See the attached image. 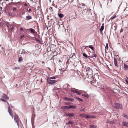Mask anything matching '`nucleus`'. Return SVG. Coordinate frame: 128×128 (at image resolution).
<instances>
[{"label":"nucleus","instance_id":"nucleus-34","mask_svg":"<svg viewBox=\"0 0 128 128\" xmlns=\"http://www.w3.org/2000/svg\"><path fill=\"white\" fill-rule=\"evenodd\" d=\"M90 116H87L86 115L85 117L87 118H90Z\"/></svg>","mask_w":128,"mask_h":128},{"label":"nucleus","instance_id":"nucleus-26","mask_svg":"<svg viewBox=\"0 0 128 128\" xmlns=\"http://www.w3.org/2000/svg\"><path fill=\"white\" fill-rule=\"evenodd\" d=\"M90 128H96V126L94 125H90Z\"/></svg>","mask_w":128,"mask_h":128},{"label":"nucleus","instance_id":"nucleus-2","mask_svg":"<svg viewBox=\"0 0 128 128\" xmlns=\"http://www.w3.org/2000/svg\"><path fill=\"white\" fill-rule=\"evenodd\" d=\"M90 78H91L93 79V80L92 81H95V80H98L99 79V78L98 76V75L97 73H96L93 76L92 75V76H91Z\"/></svg>","mask_w":128,"mask_h":128},{"label":"nucleus","instance_id":"nucleus-22","mask_svg":"<svg viewBox=\"0 0 128 128\" xmlns=\"http://www.w3.org/2000/svg\"><path fill=\"white\" fill-rule=\"evenodd\" d=\"M124 70H126L128 68V66L127 65L124 64Z\"/></svg>","mask_w":128,"mask_h":128},{"label":"nucleus","instance_id":"nucleus-33","mask_svg":"<svg viewBox=\"0 0 128 128\" xmlns=\"http://www.w3.org/2000/svg\"><path fill=\"white\" fill-rule=\"evenodd\" d=\"M96 118V117L95 116H90V118Z\"/></svg>","mask_w":128,"mask_h":128},{"label":"nucleus","instance_id":"nucleus-49","mask_svg":"<svg viewBox=\"0 0 128 128\" xmlns=\"http://www.w3.org/2000/svg\"><path fill=\"white\" fill-rule=\"evenodd\" d=\"M24 37V35H22V36H21V38H22L23 37Z\"/></svg>","mask_w":128,"mask_h":128},{"label":"nucleus","instance_id":"nucleus-36","mask_svg":"<svg viewBox=\"0 0 128 128\" xmlns=\"http://www.w3.org/2000/svg\"><path fill=\"white\" fill-rule=\"evenodd\" d=\"M35 40H36V41L37 42H40V40L36 38H35Z\"/></svg>","mask_w":128,"mask_h":128},{"label":"nucleus","instance_id":"nucleus-18","mask_svg":"<svg viewBox=\"0 0 128 128\" xmlns=\"http://www.w3.org/2000/svg\"><path fill=\"white\" fill-rule=\"evenodd\" d=\"M74 98H76L77 100H78L80 101H81L82 102L83 101L82 100L81 98H80L78 97H76V96H75L74 97Z\"/></svg>","mask_w":128,"mask_h":128},{"label":"nucleus","instance_id":"nucleus-3","mask_svg":"<svg viewBox=\"0 0 128 128\" xmlns=\"http://www.w3.org/2000/svg\"><path fill=\"white\" fill-rule=\"evenodd\" d=\"M14 120L15 122H16L17 125L19 126V117L16 114H15L14 116Z\"/></svg>","mask_w":128,"mask_h":128},{"label":"nucleus","instance_id":"nucleus-23","mask_svg":"<svg viewBox=\"0 0 128 128\" xmlns=\"http://www.w3.org/2000/svg\"><path fill=\"white\" fill-rule=\"evenodd\" d=\"M62 108L65 109H69V106H64L62 107Z\"/></svg>","mask_w":128,"mask_h":128},{"label":"nucleus","instance_id":"nucleus-12","mask_svg":"<svg viewBox=\"0 0 128 128\" xmlns=\"http://www.w3.org/2000/svg\"><path fill=\"white\" fill-rule=\"evenodd\" d=\"M66 115L67 116L69 117H73L74 115V114L72 113L67 114H66Z\"/></svg>","mask_w":128,"mask_h":128},{"label":"nucleus","instance_id":"nucleus-30","mask_svg":"<svg viewBox=\"0 0 128 128\" xmlns=\"http://www.w3.org/2000/svg\"><path fill=\"white\" fill-rule=\"evenodd\" d=\"M86 114H80V116H83L85 117Z\"/></svg>","mask_w":128,"mask_h":128},{"label":"nucleus","instance_id":"nucleus-9","mask_svg":"<svg viewBox=\"0 0 128 128\" xmlns=\"http://www.w3.org/2000/svg\"><path fill=\"white\" fill-rule=\"evenodd\" d=\"M29 31H30V33L32 34H34L36 32L35 31L34 29L32 28H30L28 29Z\"/></svg>","mask_w":128,"mask_h":128},{"label":"nucleus","instance_id":"nucleus-16","mask_svg":"<svg viewBox=\"0 0 128 128\" xmlns=\"http://www.w3.org/2000/svg\"><path fill=\"white\" fill-rule=\"evenodd\" d=\"M65 98L66 100H67L72 101L74 100V99L70 98Z\"/></svg>","mask_w":128,"mask_h":128},{"label":"nucleus","instance_id":"nucleus-31","mask_svg":"<svg viewBox=\"0 0 128 128\" xmlns=\"http://www.w3.org/2000/svg\"><path fill=\"white\" fill-rule=\"evenodd\" d=\"M105 48H106V49L107 50H108V43H107L106 44V46L105 47Z\"/></svg>","mask_w":128,"mask_h":128},{"label":"nucleus","instance_id":"nucleus-37","mask_svg":"<svg viewBox=\"0 0 128 128\" xmlns=\"http://www.w3.org/2000/svg\"><path fill=\"white\" fill-rule=\"evenodd\" d=\"M10 25V24H9V23L8 22H7V24H6V26L8 27V28H9Z\"/></svg>","mask_w":128,"mask_h":128},{"label":"nucleus","instance_id":"nucleus-47","mask_svg":"<svg viewBox=\"0 0 128 128\" xmlns=\"http://www.w3.org/2000/svg\"><path fill=\"white\" fill-rule=\"evenodd\" d=\"M125 80L126 82L128 84V81L127 80Z\"/></svg>","mask_w":128,"mask_h":128},{"label":"nucleus","instance_id":"nucleus-27","mask_svg":"<svg viewBox=\"0 0 128 128\" xmlns=\"http://www.w3.org/2000/svg\"><path fill=\"white\" fill-rule=\"evenodd\" d=\"M9 15L12 16H14V14L12 12H10L9 13Z\"/></svg>","mask_w":128,"mask_h":128},{"label":"nucleus","instance_id":"nucleus-29","mask_svg":"<svg viewBox=\"0 0 128 128\" xmlns=\"http://www.w3.org/2000/svg\"><path fill=\"white\" fill-rule=\"evenodd\" d=\"M116 15L114 16H113L111 18V20H113L116 17Z\"/></svg>","mask_w":128,"mask_h":128},{"label":"nucleus","instance_id":"nucleus-53","mask_svg":"<svg viewBox=\"0 0 128 128\" xmlns=\"http://www.w3.org/2000/svg\"><path fill=\"white\" fill-rule=\"evenodd\" d=\"M42 62V63H44V62L43 61V62Z\"/></svg>","mask_w":128,"mask_h":128},{"label":"nucleus","instance_id":"nucleus-40","mask_svg":"<svg viewBox=\"0 0 128 128\" xmlns=\"http://www.w3.org/2000/svg\"><path fill=\"white\" fill-rule=\"evenodd\" d=\"M16 10V8H13V11H14Z\"/></svg>","mask_w":128,"mask_h":128},{"label":"nucleus","instance_id":"nucleus-19","mask_svg":"<svg viewBox=\"0 0 128 128\" xmlns=\"http://www.w3.org/2000/svg\"><path fill=\"white\" fill-rule=\"evenodd\" d=\"M86 47H88L91 48L92 50H94V47L92 46H86Z\"/></svg>","mask_w":128,"mask_h":128},{"label":"nucleus","instance_id":"nucleus-35","mask_svg":"<svg viewBox=\"0 0 128 128\" xmlns=\"http://www.w3.org/2000/svg\"><path fill=\"white\" fill-rule=\"evenodd\" d=\"M20 69V68L18 67H15L14 68H13V69L14 70H16V69Z\"/></svg>","mask_w":128,"mask_h":128},{"label":"nucleus","instance_id":"nucleus-7","mask_svg":"<svg viewBox=\"0 0 128 128\" xmlns=\"http://www.w3.org/2000/svg\"><path fill=\"white\" fill-rule=\"evenodd\" d=\"M2 98L1 99V100L4 101H6V100H7L8 98V97L7 96L4 94L3 96H2Z\"/></svg>","mask_w":128,"mask_h":128},{"label":"nucleus","instance_id":"nucleus-6","mask_svg":"<svg viewBox=\"0 0 128 128\" xmlns=\"http://www.w3.org/2000/svg\"><path fill=\"white\" fill-rule=\"evenodd\" d=\"M8 112H9L10 115L12 116V118L13 119L14 118V116L12 114V110L11 109L10 106H9L8 107Z\"/></svg>","mask_w":128,"mask_h":128},{"label":"nucleus","instance_id":"nucleus-4","mask_svg":"<svg viewBox=\"0 0 128 128\" xmlns=\"http://www.w3.org/2000/svg\"><path fill=\"white\" fill-rule=\"evenodd\" d=\"M56 82V80H53L47 78V82L49 84H53Z\"/></svg>","mask_w":128,"mask_h":128},{"label":"nucleus","instance_id":"nucleus-50","mask_svg":"<svg viewBox=\"0 0 128 128\" xmlns=\"http://www.w3.org/2000/svg\"><path fill=\"white\" fill-rule=\"evenodd\" d=\"M24 5L25 6H27V4H26L25 3L24 4Z\"/></svg>","mask_w":128,"mask_h":128},{"label":"nucleus","instance_id":"nucleus-24","mask_svg":"<svg viewBox=\"0 0 128 128\" xmlns=\"http://www.w3.org/2000/svg\"><path fill=\"white\" fill-rule=\"evenodd\" d=\"M82 96L87 98H88L89 97V95L88 94H82Z\"/></svg>","mask_w":128,"mask_h":128},{"label":"nucleus","instance_id":"nucleus-41","mask_svg":"<svg viewBox=\"0 0 128 128\" xmlns=\"http://www.w3.org/2000/svg\"><path fill=\"white\" fill-rule=\"evenodd\" d=\"M123 29L122 28H121L120 30V33H121L122 32H123Z\"/></svg>","mask_w":128,"mask_h":128},{"label":"nucleus","instance_id":"nucleus-10","mask_svg":"<svg viewBox=\"0 0 128 128\" xmlns=\"http://www.w3.org/2000/svg\"><path fill=\"white\" fill-rule=\"evenodd\" d=\"M71 92H73L74 93H76L78 92V91L75 88H72L71 90Z\"/></svg>","mask_w":128,"mask_h":128},{"label":"nucleus","instance_id":"nucleus-13","mask_svg":"<svg viewBox=\"0 0 128 128\" xmlns=\"http://www.w3.org/2000/svg\"><path fill=\"white\" fill-rule=\"evenodd\" d=\"M20 57H19L18 59V62H22L23 60L21 56H20Z\"/></svg>","mask_w":128,"mask_h":128},{"label":"nucleus","instance_id":"nucleus-25","mask_svg":"<svg viewBox=\"0 0 128 128\" xmlns=\"http://www.w3.org/2000/svg\"><path fill=\"white\" fill-rule=\"evenodd\" d=\"M122 116L128 119V116L126 114L124 113H123L122 114Z\"/></svg>","mask_w":128,"mask_h":128},{"label":"nucleus","instance_id":"nucleus-5","mask_svg":"<svg viewBox=\"0 0 128 128\" xmlns=\"http://www.w3.org/2000/svg\"><path fill=\"white\" fill-rule=\"evenodd\" d=\"M115 107L116 108L122 109V105L118 103H115Z\"/></svg>","mask_w":128,"mask_h":128},{"label":"nucleus","instance_id":"nucleus-32","mask_svg":"<svg viewBox=\"0 0 128 128\" xmlns=\"http://www.w3.org/2000/svg\"><path fill=\"white\" fill-rule=\"evenodd\" d=\"M83 55L84 56L86 57V58H87L88 57V56L85 53L83 54Z\"/></svg>","mask_w":128,"mask_h":128},{"label":"nucleus","instance_id":"nucleus-46","mask_svg":"<svg viewBox=\"0 0 128 128\" xmlns=\"http://www.w3.org/2000/svg\"><path fill=\"white\" fill-rule=\"evenodd\" d=\"M31 9H29V10H28V12H30L31 11Z\"/></svg>","mask_w":128,"mask_h":128},{"label":"nucleus","instance_id":"nucleus-20","mask_svg":"<svg viewBox=\"0 0 128 128\" xmlns=\"http://www.w3.org/2000/svg\"><path fill=\"white\" fill-rule=\"evenodd\" d=\"M69 108H76V106H69Z\"/></svg>","mask_w":128,"mask_h":128},{"label":"nucleus","instance_id":"nucleus-14","mask_svg":"<svg viewBox=\"0 0 128 128\" xmlns=\"http://www.w3.org/2000/svg\"><path fill=\"white\" fill-rule=\"evenodd\" d=\"M32 18V17L31 16H27L26 18V20H28L30 19H31Z\"/></svg>","mask_w":128,"mask_h":128},{"label":"nucleus","instance_id":"nucleus-42","mask_svg":"<svg viewBox=\"0 0 128 128\" xmlns=\"http://www.w3.org/2000/svg\"><path fill=\"white\" fill-rule=\"evenodd\" d=\"M23 30H24V29H23V28H21L20 29V30L21 31H22Z\"/></svg>","mask_w":128,"mask_h":128},{"label":"nucleus","instance_id":"nucleus-48","mask_svg":"<svg viewBox=\"0 0 128 128\" xmlns=\"http://www.w3.org/2000/svg\"><path fill=\"white\" fill-rule=\"evenodd\" d=\"M82 6H85V4H83V3H82Z\"/></svg>","mask_w":128,"mask_h":128},{"label":"nucleus","instance_id":"nucleus-28","mask_svg":"<svg viewBox=\"0 0 128 128\" xmlns=\"http://www.w3.org/2000/svg\"><path fill=\"white\" fill-rule=\"evenodd\" d=\"M48 78H50V79L52 80V79H56V78L55 76H53L50 78L48 77Z\"/></svg>","mask_w":128,"mask_h":128},{"label":"nucleus","instance_id":"nucleus-17","mask_svg":"<svg viewBox=\"0 0 128 128\" xmlns=\"http://www.w3.org/2000/svg\"><path fill=\"white\" fill-rule=\"evenodd\" d=\"M106 122L110 124H113L114 123L113 121L110 120H107Z\"/></svg>","mask_w":128,"mask_h":128},{"label":"nucleus","instance_id":"nucleus-11","mask_svg":"<svg viewBox=\"0 0 128 128\" xmlns=\"http://www.w3.org/2000/svg\"><path fill=\"white\" fill-rule=\"evenodd\" d=\"M122 124L124 126H128V122H122Z\"/></svg>","mask_w":128,"mask_h":128},{"label":"nucleus","instance_id":"nucleus-38","mask_svg":"<svg viewBox=\"0 0 128 128\" xmlns=\"http://www.w3.org/2000/svg\"><path fill=\"white\" fill-rule=\"evenodd\" d=\"M50 10L51 11H53V10L52 9V7H50Z\"/></svg>","mask_w":128,"mask_h":128},{"label":"nucleus","instance_id":"nucleus-51","mask_svg":"<svg viewBox=\"0 0 128 128\" xmlns=\"http://www.w3.org/2000/svg\"><path fill=\"white\" fill-rule=\"evenodd\" d=\"M84 109H83L82 110H81V111H84Z\"/></svg>","mask_w":128,"mask_h":128},{"label":"nucleus","instance_id":"nucleus-15","mask_svg":"<svg viewBox=\"0 0 128 128\" xmlns=\"http://www.w3.org/2000/svg\"><path fill=\"white\" fill-rule=\"evenodd\" d=\"M104 26H102L100 29V32H102V30L104 29Z\"/></svg>","mask_w":128,"mask_h":128},{"label":"nucleus","instance_id":"nucleus-39","mask_svg":"<svg viewBox=\"0 0 128 128\" xmlns=\"http://www.w3.org/2000/svg\"><path fill=\"white\" fill-rule=\"evenodd\" d=\"M92 56L94 57L95 58H96L97 57V55L96 54H94L93 56Z\"/></svg>","mask_w":128,"mask_h":128},{"label":"nucleus","instance_id":"nucleus-1","mask_svg":"<svg viewBox=\"0 0 128 128\" xmlns=\"http://www.w3.org/2000/svg\"><path fill=\"white\" fill-rule=\"evenodd\" d=\"M86 71L87 72L86 74V77L87 78H90V77L92 76V75L93 74L92 71L90 68L88 67L87 68L86 67Z\"/></svg>","mask_w":128,"mask_h":128},{"label":"nucleus","instance_id":"nucleus-43","mask_svg":"<svg viewBox=\"0 0 128 128\" xmlns=\"http://www.w3.org/2000/svg\"><path fill=\"white\" fill-rule=\"evenodd\" d=\"M76 93H77L79 95H80L81 94L80 92H78H78H76Z\"/></svg>","mask_w":128,"mask_h":128},{"label":"nucleus","instance_id":"nucleus-44","mask_svg":"<svg viewBox=\"0 0 128 128\" xmlns=\"http://www.w3.org/2000/svg\"><path fill=\"white\" fill-rule=\"evenodd\" d=\"M72 122L70 121H69L67 123V124H72Z\"/></svg>","mask_w":128,"mask_h":128},{"label":"nucleus","instance_id":"nucleus-45","mask_svg":"<svg viewBox=\"0 0 128 128\" xmlns=\"http://www.w3.org/2000/svg\"><path fill=\"white\" fill-rule=\"evenodd\" d=\"M14 28L13 27H12V28H11L10 29V30L11 31H12L14 29Z\"/></svg>","mask_w":128,"mask_h":128},{"label":"nucleus","instance_id":"nucleus-8","mask_svg":"<svg viewBox=\"0 0 128 128\" xmlns=\"http://www.w3.org/2000/svg\"><path fill=\"white\" fill-rule=\"evenodd\" d=\"M114 63L115 66L117 67H118V65L117 64V60H116L115 58H114Z\"/></svg>","mask_w":128,"mask_h":128},{"label":"nucleus","instance_id":"nucleus-54","mask_svg":"<svg viewBox=\"0 0 128 128\" xmlns=\"http://www.w3.org/2000/svg\"><path fill=\"white\" fill-rule=\"evenodd\" d=\"M128 16V15H127L126 16H126Z\"/></svg>","mask_w":128,"mask_h":128},{"label":"nucleus","instance_id":"nucleus-21","mask_svg":"<svg viewBox=\"0 0 128 128\" xmlns=\"http://www.w3.org/2000/svg\"><path fill=\"white\" fill-rule=\"evenodd\" d=\"M58 15L59 17L60 18H62L64 16V14H58Z\"/></svg>","mask_w":128,"mask_h":128},{"label":"nucleus","instance_id":"nucleus-52","mask_svg":"<svg viewBox=\"0 0 128 128\" xmlns=\"http://www.w3.org/2000/svg\"><path fill=\"white\" fill-rule=\"evenodd\" d=\"M102 26H104V23H103L102 24Z\"/></svg>","mask_w":128,"mask_h":128}]
</instances>
